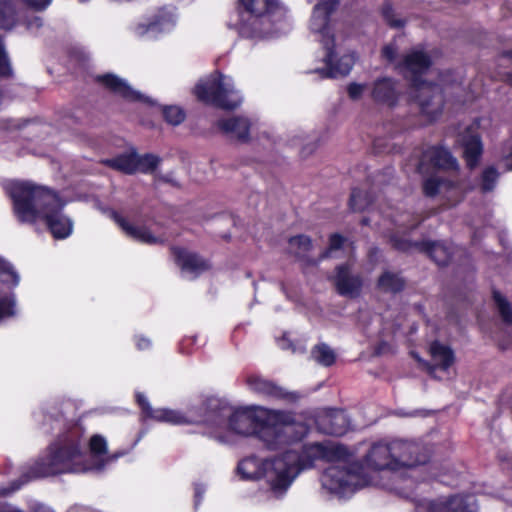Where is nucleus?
I'll use <instances>...</instances> for the list:
<instances>
[{
    "label": "nucleus",
    "instance_id": "nucleus-18",
    "mask_svg": "<svg viewBox=\"0 0 512 512\" xmlns=\"http://www.w3.org/2000/svg\"><path fill=\"white\" fill-rule=\"evenodd\" d=\"M112 216L115 222L121 227V229L125 232V234L139 242L145 244H158L163 243L166 240V237L163 235H154L148 228L145 226H135L129 223L122 216L118 215L116 212L112 213Z\"/></svg>",
    "mask_w": 512,
    "mask_h": 512
},
{
    "label": "nucleus",
    "instance_id": "nucleus-16",
    "mask_svg": "<svg viewBox=\"0 0 512 512\" xmlns=\"http://www.w3.org/2000/svg\"><path fill=\"white\" fill-rule=\"evenodd\" d=\"M172 253L177 265L181 268L183 276L187 279H193L208 269V264L194 253L178 247H174Z\"/></svg>",
    "mask_w": 512,
    "mask_h": 512
},
{
    "label": "nucleus",
    "instance_id": "nucleus-28",
    "mask_svg": "<svg viewBox=\"0 0 512 512\" xmlns=\"http://www.w3.org/2000/svg\"><path fill=\"white\" fill-rule=\"evenodd\" d=\"M17 22L11 0H0V29H11Z\"/></svg>",
    "mask_w": 512,
    "mask_h": 512
},
{
    "label": "nucleus",
    "instance_id": "nucleus-24",
    "mask_svg": "<svg viewBox=\"0 0 512 512\" xmlns=\"http://www.w3.org/2000/svg\"><path fill=\"white\" fill-rule=\"evenodd\" d=\"M430 354L434 362L431 367V373H435L436 369L446 370L454 361L452 350L439 342L431 344Z\"/></svg>",
    "mask_w": 512,
    "mask_h": 512
},
{
    "label": "nucleus",
    "instance_id": "nucleus-43",
    "mask_svg": "<svg viewBox=\"0 0 512 512\" xmlns=\"http://www.w3.org/2000/svg\"><path fill=\"white\" fill-rule=\"evenodd\" d=\"M28 6L36 9V10H44L46 9L52 2V0H22Z\"/></svg>",
    "mask_w": 512,
    "mask_h": 512
},
{
    "label": "nucleus",
    "instance_id": "nucleus-17",
    "mask_svg": "<svg viewBox=\"0 0 512 512\" xmlns=\"http://www.w3.org/2000/svg\"><path fill=\"white\" fill-rule=\"evenodd\" d=\"M335 285L340 295L354 298L360 294L362 280L358 275H352L349 265L337 267Z\"/></svg>",
    "mask_w": 512,
    "mask_h": 512
},
{
    "label": "nucleus",
    "instance_id": "nucleus-30",
    "mask_svg": "<svg viewBox=\"0 0 512 512\" xmlns=\"http://www.w3.org/2000/svg\"><path fill=\"white\" fill-rule=\"evenodd\" d=\"M136 172L151 173L161 162L154 154L138 155L135 153Z\"/></svg>",
    "mask_w": 512,
    "mask_h": 512
},
{
    "label": "nucleus",
    "instance_id": "nucleus-36",
    "mask_svg": "<svg viewBox=\"0 0 512 512\" xmlns=\"http://www.w3.org/2000/svg\"><path fill=\"white\" fill-rule=\"evenodd\" d=\"M15 301L12 295L0 292V320L14 314Z\"/></svg>",
    "mask_w": 512,
    "mask_h": 512
},
{
    "label": "nucleus",
    "instance_id": "nucleus-7",
    "mask_svg": "<svg viewBox=\"0 0 512 512\" xmlns=\"http://www.w3.org/2000/svg\"><path fill=\"white\" fill-rule=\"evenodd\" d=\"M239 1L244 9L237 23L242 37L263 39L289 30L287 11L277 0Z\"/></svg>",
    "mask_w": 512,
    "mask_h": 512
},
{
    "label": "nucleus",
    "instance_id": "nucleus-48",
    "mask_svg": "<svg viewBox=\"0 0 512 512\" xmlns=\"http://www.w3.org/2000/svg\"><path fill=\"white\" fill-rule=\"evenodd\" d=\"M501 58L502 59H505V60H509L512 62V50L511 51H504L502 54H501Z\"/></svg>",
    "mask_w": 512,
    "mask_h": 512
},
{
    "label": "nucleus",
    "instance_id": "nucleus-12",
    "mask_svg": "<svg viewBox=\"0 0 512 512\" xmlns=\"http://www.w3.org/2000/svg\"><path fill=\"white\" fill-rule=\"evenodd\" d=\"M177 17L174 8L160 9L147 23H138L134 27L135 35L157 38L162 34L168 33L176 26Z\"/></svg>",
    "mask_w": 512,
    "mask_h": 512
},
{
    "label": "nucleus",
    "instance_id": "nucleus-5",
    "mask_svg": "<svg viewBox=\"0 0 512 512\" xmlns=\"http://www.w3.org/2000/svg\"><path fill=\"white\" fill-rule=\"evenodd\" d=\"M14 211L23 222L42 221L56 239L72 234L73 222L63 213L65 203L53 191L31 182L13 181L6 186Z\"/></svg>",
    "mask_w": 512,
    "mask_h": 512
},
{
    "label": "nucleus",
    "instance_id": "nucleus-11",
    "mask_svg": "<svg viewBox=\"0 0 512 512\" xmlns=\"http://www.w3.org/2000/svg\"><path fill=\"white\" fill-rule=\"evenodd\" d=\"M413 500L416 512H477L473 495H454L434 501L425 498Z\"/></svg>",
    "mask_w": 512,
    "mask_h": 512
},
{
    "label": "nucleus",
    "instance_id": "nucleus-42",
    "mask_svg": "<svg viewBox=\"0 0 512 512\" xmlns=\"http://www.w3.org/2000/svg\"><path fill=\"white\" fill-rule=\"evenodd\" d=\"M24 24L27 30L31 32H36L42 27L43 21L41 17L32 15L25 18Z\"/></svg>",
    "mask_w": 512,
    "mask_h": 512
},
{
    "label": "nucleus",
    "instance_id": "nucleus-37",
    "mask_svg": "<svg viewBox=\"0 0 512 512\" xmlns=\"http://www.w3.org/2000/svg\"><path fill=\"white\" fill-rule=\"evenodd\" d=\"M369 202L366 199V196L362 193V191L358 189H354L351 193L350 197V207L354 210H363L367 207Z\"/></svg>",
    "mask_w": 512,
    "mask_h": 512
},
{
    "label": "nucleus",
    "instance_id": "nucleus-14",
    "mask_svg": "<svg viewBox=\"0 0 512 512\" xmlns=\"http://www.w3.org/2000/svg\"><path fill=\"white\" fill-rule=\"evenodd\" d=\"M430 166L441 169H457V160L450 152L442 147H430L423 152L422 158L418 165L420 173L429 171Z\"/></svg>",
    "mask_w": 512,
    "mask_h": 512
},
{
    "label": "nucleus",
    "instance_id": "nucleus-27",
    "mask_svg": "<svg viewBox=\"0 0 512 512\" xmlns=\"http://www.w3.org/2000/svg\"><path fill=\"white\" fill-rule=\"evenodd\" d=\"M105 163L126 174H132L136 172L135 153L122 154L115 158L108 159Z\"/></svg>",
    "mask_w": 512,
    "mask_h": 512
},
{
    "label": "nucleus",
    "instance_id": "nucleus-3",
    "mask_svg": "<svg viewBox=\"0 0 512 512\" xmlns=\"http://www.w3.org/2000/svg\"><path fill=\"white\" fill-rule=\"evenodd\" d=\"M125 453H108L105 437L93 435L88 442L83 439L82 429L73 426L60 434L50 444L47 454L31 467L29 478L47 477L62 473L102 471Z\"/></svg>",
    "mask_w": 512,
    "mask_h": 512
},
{
    "label": "nucleus",
    "instance_id": "nucleus-46",
    "mask_svg": "<svg viewBox=\"0 0 512 512\" xmlns=\"http://www.w3.org/2000/svg\"><path fill=\"white\" fill-rule=\"evenodd\" d=\"M205 492V487L203 485L197 484L195 486V506L200 503L203 493Z\"/></svg>",
    "mask_w": 512,
    "mask_h": 512
},
{
    "label": "nucleus",
    "instance_id": "nucleus-26",
    "mask_svg": "<svg viewBox=\"0 0 512 512\" xmlns=\"http://www.w3.org/2000/svg\"><path fill=\"white\" fill-rule=\"evenodd\" d=\"M378 288L385 293H397L404 288V280L399 274L386 271L378 279Z\"/></svg>",
    "mask_w": 512,
    "mask_h": 512
},
{
    "label": "nucleus",
    "instance_id": "nucleus-47",
    "mask_svg": "<svg viewBox=\"0 0 512 512\" xmlns=\"http://www.w3.org/2000/svg\"><path fill=\"white\" fill-rule=\"evenodd\" d=\"M394 489L398 494L402 495L403 497H411V493L407 492L403 487H395Z\"/></svg>",
    "mask_w": 512,
    "mask_h": 512
},
{
    "label": "nucleus",
    "instance_id": "nucleus-39",
    "mask_svg": "<svg viewBox=\"0 0 512 512\" xmlns=\"http://www.w3.org/2000/svg\"><path fill=\"white\" fill-rule=\"evenodd\" d=\"M12 73V68L8 60L7 54L4 50L2 41L0 40V75L9 76Z\"/></svg>",
    "mask_w": 512,
    "mask_h": 512
},
{
    "label": "nucleus",
    "instance_id": "nucleus-15",
    "mask_svg": "<svg viewBox=\"0 0 512 512\" xmlns=\"http://www.w3.org/2000/svg\"><path fill=\"white\" fill-rule=\"evenodd\" d=\"M479 127V121H475L465 131L459 134L458 141L463 147V154L467 165L474 168L482 154L483 146L476 129Z\"/></svg>",
    "mask_w": 512,
    "mask_h": 512
},
{
    "label": "nucleus",
    "instance_id": "nucleus-8",
    "mask_svg": "<svg viewBox=\"0 0 512 512\" xmlns=\"http://www.w3.org/2000/svg\"><path fill=\"white\" fill-rule=\"evenodd\" d=\"M285 461L281 455L262 461L248 457L238 464V473L242 479L255 480L263 477L275 496H282L297 477L296 456Z\"/></svg>",
    "mask_w": 512,
    "mask_h": 512
},
{
    "label": "nucleus",
    "instance_id": "nucleus-49",
    "mask_svg": "<svg viewBox=\"0 0 512 512\" xmlns=\"http://www.w3.org/2000/svg\"><path fill=\"white\" fill-rule=\"evenodd\" d=\"M280 346H281L282 349H287V348H290L291 345L290 344H286V340H282L280 342Z\"/></svg>",
    "mask_w": 512,
    "mask_h": 512
},
{
    "label": "nucleus",
    "instance_id": "nucleus-41",
    "mask_svg": "<svg viewBox=\"0 0 512 512\" xmlns=\"http://www.w3.org/2000/svg\"><path fill=\"white\" fill-rule=\"evenodd\" d=\"M343 238L338 235V234H334L330 237V244H329V248L328 250L325 252V254L323 255V257H332L333 253L340 249L341 246L343 245Z\"/></svg>",
    "mask_w": 512,
    "mask_h": 512
},
{
    "label": "nucleus",
    "instance_id": "nucleus-19",
    "mask_svg": "<svg viewBox=\"0 0 512 512\" xmlns=\"http://www.w3.org/2000/svg\"><path fill=\"white\" fill-rule=\"evenodd\" d=\"M319 428L326 434L343 435L349 427V419L343 410H330L318 420Z\"/></svg>",
    "mask_w": 512,
    "mask_h": 512
},
{
    "label": "nucleus",
    "instance_id": "nucleus-23",
    "mask_svg": "<svg viewBox=\"0 0 512 512\" xmlns=\"http://www.w3.org/2000/svg\"><path fill=\"white\" fill-rule=\"evenodd\" d=\"M415 245L427 252L438 265H446L452 256V247L446 242H424Z\"/></svg>",
    "mask_w": 512,
    "mask_h": 512
},
{
    "label": "nucleus",
    "instance_id": "nucleus-40",
    "mask_svg": "<svg viewBox=\"0 0 512 512\" xmlns=\"http://www.w3.org/2000/svg\"><path fill=\"white\" fill-rule=\"evenodd\" d=\"M366 90L364 84L350 83L347 87V93L352 100H359Z\"/></svg>",
    "mask_w": 512,
    "mask_h": 512
},
{
    "label": "nucleus",
    "instance_id": "nucleus-6",
    "mask_svg": "<svg viewBox=\"0 0 512 512\" xmlns=\"http://www.w3.org/2000/svg\"><path fill=\"white\" fill-rule=\"evenodd\" d=\"M338 3L339 0H319L310 19L311 32L319 36L325 48L324 66L315 69L323 78L345 76L355 63L354 55L335 43L331 16Z\"/></svg>",
    "mask_w": 512,
    "mask_h": 512
},
{
    "label": "nucleus",
    "instance_id": "nucleus-35",
    "mask_svg": "<svg viewBox=\"0 0 512 512\" xmlns=\"http://www.w3.org/2000/svg\"><path fill=\"white\" fill-rule=\"evenodd\" d=\"M163 115L165 120L172 125L180 124L185 118L184 111L177 106L165 107L163 110Z\"/></svg>",
    "mask_w": 512,
    "mask_h": 512
},
{
    "label": "nucleus",
    "instance_id": "nucleus-1",
    "mask_svg": "<svg viewBox=\"0 0 512 512\" xmlns=\"http://www.w3.org/2000/svg\"><path fill=\"white\" fill-rule=\"evenodd\" d=\"M136 399L145 417L172 425L204 424L211 436L224 443L229 442L231 434L256 435L268 449L280 450L306 433L305 424L296 421L291 412L262 406L233 409L213 400L209 405L184 413L168 408L153 409L141 393L136 394Z\"/></svg>",
    "mask_w": 512,
    "mask_h": 512
},
{
    "label": "nucleus",
    "instance_id": "nucleus-29",
    "mask_svg": "<svg viewBox=\"0 0 512 512\" xmlns=\"http://www.w3.org/2000/svg\"><path fill=\"white\" fill-rule=\"evenodd\" d=\"M311 357L314 361L323 366L332 365L336 359L334 351L324 343L318 344L312 349Z\"/></svg>",
    "mask_w": 512,
    "mask_h": 512
},
{
    "label": "nucleus",
    "instance_id": "nucleus-32",
    "mask_svg": "<svg viewBox=\"0 0 512 512\" xmlns=\"http://www.w3.org/2000/svg\"><path fill=\"white\" fill-rule=\"evenodd\" d=\"M311 239L306 235H297L289 239V249L295 254H302L310 250Z\"/></svg>",
    "mask_w": 512,
    "mask_h": 512
},
{
    "label": "nucleus",
    "instance_id": "nucleus-45",
    "mask_svg": "<svg viewBox=\"0 0 512 512\" xmlns=\"http://www.w3.org/2000/svg\"><path fill=\"white\" fill-rule=\"evenodd\" d=\"M136 345L139 350H145L151 346V342L149 339L139 336L136 338Z\"/></svg>",
    "mask_w": 512,
    "mask_h": 512
},
{
    "label": "nucleus",
    "instance_id": "nucleus-50",
    "mask_svg": "<svg viewBox=\"0 0 512 512\" xmlns=\"http://www.w3.org/2000/svg\"><path fill=\"white\" fill-rule=\"evenodd\" d=\"M81 3L87 2L88 0H78Z\"/></svg>",
    "mask_w": 512,
    "mask_h": 512
},
{
    "label": "nucleus",
    "instance_id": "nucleus-9",
    "mask_svg": "<svg viewBox=\"0 0 512 512\" xmlns=\"http://www.w3.org/2000/svg\"><path fill=\"white\" fill-rule=\"evenodd\" d=\"M305 428L307 429L306 426ZM306 434L307 432L299 440L281 448L285 450V452L281 454L285 461L290 462L292 458L291 455H295L297 457V475L302 469L312 466L318 460L332 463L330 468L338 467L340 471H347L351 454L349 453L348 449L341 444L335 442L313 443L304 446L300 454L296 446ZM328 469L329 467L325 470V472Z\"/></svg>",
    "mask_w": 512,
    "mask_h": 512
},
{
    "label": "nucleus",
    "instance_id": "nucleus-31",
    "mask_svg": "<svg viewBox=\"0 0 512 512\" xmlns=\"http://www.w3.org/2000/svg\"><path fill=\"white\" fill-rule=\"evenodd\" d=\"M20 277L18 273L13 269V267L0 258V281L7 284H12V286H17L19 283Z\"/></svg>",
    "mask_w": 512,
    "mask_h": 512
},
{
    "label": "nucleus",
    "instance_id": "nucleus-25",
    "mask_svg": "<svg viewBox=\"0 0 512 512\" xmlns=\"http://www.w3.org/2000/svg\"><path fill=\"white\" fill-rule=\"evenodd\" d=\"M424 193L427 196H434L437 193L447 192L450 194V197L457 195L459 193V188L452 186L450 183L441 181L438 177L432 176L430 178L425 179L423 184Z\"/></svg>",
    "mask_w": 512,
    "mask_h": 512
},
{
    "label": "nucleus",
    "instance_id": "nucleus-38",
    "mask_svg": "<svg viewBox=\"0 0 512 512\" xmlns=\"http://www.w3.org/2000/svg\"><path fill=\"white\" fill-rule=\"evenodd\" d=\"M382 13H383L384 19L391 27L399 28L404 25V21L402 19L396 17L395 12L391 6H389V5L385 6L383 8Z\"/></svg>",
    "mask_w": 512,
    "mask_h": 512
},
{
    "label": "nucleus",
    "instance_id": "nucleus-13",
    "mask_svg": "<svg viewBox=\"0 0 512 512\" xmlns=\"http://www.w3.org/2000/svg\"><path fill=\"white\" fill-rule=\"evenodd\" d=\"M247 384L251 391L269 399L294 402L299 398L297 393L288 391L260 376H250Z\"/></svg>",
    "mask_w": 512,
    "mask_h": 512
},
{
    "label": "nucleus",
    "instance_id": "nucleus-34",
    "mask_svg": "<svg viewBox=\"0 0 512 512\" xmlns=\"http://www.w3.org/2000/svg\"><path fill=\"white\" fill-rule=\"evenodd\" d=\"M499 173L494 167L486 168L481 176V191L489 192L494 189Z\"/></svg>",
    "mask_w": 512,
    "mask_h": 512
},
{
    "label": "nucleus",
    "instance_id": "nucleus-21",
    "mask_svg": "<svg viewBox=\"0 0 512 512\" xmlns=\"http://www.w3.org/2000/svg\"><path fill=\"white\" fill-rule=\"evenodd\" d=\"M98 81L109 88L115 94L129 101H146V98L138 91L130 87L127 82L114 74L98 76Z\"/></svg>",
    "mask_w": 512,
    "mask_h": 512
},
{
    "label": "nucleus",
    "instance_id": "nucleus-4",
    "mask_svg": "<svg viewBox=\"0 0 512 512\" xmlns=\"http://www.w3.org/2000/svg\"><path fill=\"white\" fill-rule=\"evenodd\" d=\"M397 51L396 45L390 43L383 48L382 56L387 61L394 63L400 73L412 82L420 110L429 120L436 119L442 111L444 103L442 93L457 97L458 102L469 100V98L460 99L461 84L456 82L451 72L441 74L438 83L422 79V76L430 72L432 64L429 55L423 49H412L400 61H397Z\"/></svg>",
    "mask_w": 512,
    "mask_h": 512
},
{
    "label": "nucleus",
    "instance_id": "nucleus-10",
    "mask_svg": "<svg viewBox=\"0 0 512 512\" xmlns=\"http://www.w3.org/2000/svg\"><path fill=\"white\" fill-rule=\"evenodd\" d=\"M194 91L199 100L223 109H235L242 103L232 78L219 73L201 80Z\"/></svg>",
    "mask_w": 512,
    "mask_h": 512
},
{
    "label": "nucleus",
    "instance_id": "nucleus-2",
    "mask_svg": "<svg viewBox=\"0 0 512 512\" xmlns=\"http://www.w3.org/2000/svg\"><path fill=\"white\" fill-rule=\"evenodd\" d=\"M428 456L419 443L403 439L378 441L366 452L363 463L348 464L347 471L331 467L321 477L322 487L338 497L374 483L372 472L399 471L426 463Z\"/></svg>",
    "mask_w": 512,
    "mask_h": 512
},
{
    "label": "nucleus",
    "instance_id": "nucleus-44",
    "mask_svg": "<svg viewBox=\"0 0 512 512\" xmlns=\"http://www.w3.org/2000/svg\"><path fill=\"white\" fill-rule=\"evenodd\" d=\"M393 246L399 250L407 251L412 247V244L406 240H400L398 237L393 236L391 238Z\"/></svg>",
    "mask_w": 512,
    "mask_h": 512
},
{
    "label": "nucleus",
    "instance_id": "nucleus-22",
    "mask_svg": "<svg viewBox=\"0 0 512 512\" xmlns=\"http://www.w3.org/2000/svg\"><path fill=\"white\" fill-rule=\"evenodd\" d=\"M218 127L232 137L245 141L248 138L250 122L244 117H230L220 120Z\"/></svg>",
    "mask_w": 512,
    "mask_h": 512
},
{
    "label": "nucleus",
    "instance_id": "nucleus-33",
    "mask_svg": "<svg viewBox=\"0 0 512 512\" xmlns=\"http://www.w3.org/2000/svg\"><path fill=\"white\" fill-rule=\"evenodd\" d=\"M493 298L502 320L507 324H512V309L506 299L499 293L494 292Z\"/></svg>",
    "mask_w": 512,
    "mask_h": 512
},
{
    "label": "nucleus",
    "instance_id": "nucleus-20",
    "mask_svg": "<svg viewBox=\"0 0 512 512\" xmlns=\"http://www.w3.org/2000/svg\"><path fill=\"white\" fill-rule=\"evenodd\" d=\"M371 97L376 103L394 106L398 98L395 82L387 77L377 79L372 85Z\"/></svg>",
    "mask_w": 512,
    "mask_h": 512
}]
</instances>
